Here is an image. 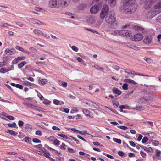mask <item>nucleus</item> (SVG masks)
Wrapping results in <instances>:
<instances>
[{
  "instance_id": "bb28decb",
  "label": "nucleus",
  "mask_w": 161,
  "mask_h": 161,
  "mask_svg": "<svg viewBox=\"0 0 161 161\" xmlns=\"http://www.w3.org/2000/svg\"><path fill=\"white\" fill-rule=\"evenodd\" d=\"M82 111L85 115L88 116L89 117H91V116L89 115L90 112L87 109L84 108L83 109Z\"/></svg>"
},
{
  "instance_id": "6e6552de",
  "label": "nucleus",
  "mask_w": 161,
  "mask_h": 161,
  "mask_svg": "<svg viewBox=\"0 0 161 161\" xmlns=\"http://www.w3.org/2000/svg\"><path fill=\"white\" fill-rule=\"evenodd\" d=\"M29 21L34 24L37 25H46V24L34 18H30Z\"/></svg>"
},
{
  "instance_id": "20e7f679",
  "label": "nucleus",
  "mask_w": 161,
  "mask_h": 161,
  "mask_svg": "<svg viewBox=\"0 0 161 161\" xmlns=\"http://www.w3.org/2000/svg\"><path fill=\"white\" fill-rule=\"evenodd\" d=\"M102 0H97L96 2L98 4L92 6L90 9V12L92 14H96L99 11L100 5Z\"/></svg>"
},
{
  "instance_id": "c756f323",
  "label": "nucleus",
  "mask_w": 161,
  "mask_h": 161,
  "mask_svg": "<svg viewBox=\"0 0 161 161\" xmlns=\"http://www.w3.org/2000/svg\"><path fill=\"white\" fill-rule=\"evenodd\" d=\"M27 63L25 61H23L18 65V67L19 68H21L23 67Z\"/></svg>"
},
{
  "instance_id": "f704fd0d",
  "label": "nucleus",
  "mask_w": 161,
  "mask_h": 161,
  "mask_svg": "<svg viewBox=\"0 0 161 161\" xmlns=\"http://www.w3.org/2000/svg\"><path fill=\"white\" fill-rule=\"evenodd\" d=\"M7 133H8L13 136H16L17 134V133L15 132L10 130H8Z\"/></svg>"
},
{
  "instance_id": "f8f14e48",
  "label": "nucleus",
  "mask_w": 161,
  "mask_h": 161,
  "mask_svg": "<svg viewBox=\"0 0 161 161\" xmlns=\"http://www.w3.org/2000/svg\"><path fill=\"white\" fill-rule=\"evenodd\" d=\"M131 32L130 30H122V36L130 37L131 36Z\"/></svg>"
},
{
  "instance_id": "338daca9",
  "label": "nucleus",
  "mask_w": 161,
  "mask_h": 161,
  "mask_svg": "<svg viewBox=\"0 0 161 161\" xmlns=\"http://www.w3.org/2000/svg\"><path fill=\"white\" fill-rule=\"evenodd\" d=\"M35 134L36 135H39L40 136L42 135V134L41 131L40 130H37L36 131Z\"/></svg>"
},
{
  "instance_id": "f03ea898",
  "label": "nucleus",
  "mask_w": 161,
  "mask_h": 161,
  "mask_svg": "<svg viewBox=\"0 0 161 161\" xmlns=\"http://www.w3.org/2000/svg\"><path fill=\"white\" fill-rule=\"evenodd\" d=\"M70 0H50L48 6L51 8H65L69 4Z\"/></svg>"
},
{
  "instance_id": "2f4dec72",
  "label": "nucleus",
  "mask_w": 161,
  "mask_h": 161,
  "mask_svg": "<svg viewBox=\"0 0 161 161\" xmlns=\"http://www.w3.org/2000/svg\"><path fill=\"white\" fill-rule=\"evenodd\" d=\"M92 67L95 68L96 69L98 70H103L104 69L103 68L100 67L97 65L93 66Z\"/></svg>"
},
{
  "instance_id": "13d9d810",
  "label": "nucleus",
  "mask_w": 161,
  "mask_h": 161,
  "mask_svg": "<svg viewBox=\"0 0 161 161\" xmlns=\"http://www.w3.org/2000/svg\"><path fill=\"white\" fill-rule=\"evenodd\" d=\"M52 129L53 130H55L60 131L61 130V129L59 128L56 126H53Z\"/></svg>"
},
{
  "instance_id": "8fccbe9b",
  "label": "nucleus",
  "mask_w": 161,
  "mask_h": 161,
  "mask_svg": "<svg viewBox=\"0 0 161 161\" xmlns=\"http://www.w3.org/2000/svg\"><path fill=\"white\" fill-rule=\"evenodd\" d=\"M148 139L146 137H144L143 138L142 142V143H145L148 140Z\"/></svg>"
},
{
  "instance_id": "39448f33",
  "label": "nucleus",
  "mask_w": 161,
  "mask_h": 161,
  "mask_svg": "<svg viewBox=\"0 0 161 161\" xmlns=\"http://www.w3.org/2000/svg\"><path fill=\"white\" fill-rule=\"evenodd\" d=\"M159 13L158 10H151L146 14L145 17L148 19H152Z\"/></svg>"
},
{
  "instance_id": "a18cd8bd",
  "label": "nucleus",
  "mask_w": 161,
  "mask_h": 161,
  "mask_svg": "<svg viewBox=\"0 0 161 161\" xmlns=\"http://www.w3.org/2000/svg\"><path fill=\"white\" fill-rule=\"evenodd\" d=\"M143 123L145 124H149V125L151 127L153 126V123L151 121H146L143 122Z\"/></svg>"
},
{
  "instance_id": "69168bd1",
  "label": "nucleus",
  "mask_w": 161,
  "mask_h": 161,
  "mask_svg": "<svg viewBox=\"0 0 161 161\" xmlns=\"http://www.w3.org/2000/svg\"><path fill=\"white\" fill-rule=\"evenodd\" d=\"M140 153L143 158H145L146 156V153L143 151H142L140 152Z\"/></svg>"
},
{
  "instance_id": "09e8293b",
  "label": "nucleus",
  "mask_w": 161,
  "mask_h": 161,
  "mask_svg": "<svg viewBox=\"0 0 161 161\" xmlns=\"http://www.w3.org/2000/svg\"><path fill=\"white\" fill-rule=\"evenodd\" d=\"M19 60L18 58H15L14 60H13L12 62V64H17L19 62Z\"/></svg>"
},
{
  "instance_id": "4468645a",
  "label": "nucleus",
  "mask_w": 161,
  "mask_h": 161,
  "mask_svg": "<svg viewBox=\"0 0 161 161\" xmlns=\"http://www.w3.org/2000/svg\"><path fill=\"white\" fill-rule=\"evenodd\" d=\"M153 0H148L145 3V8L146 9L150 8L153 4Z\"/></svg>"
},
{
  "instance_id": "79ce46f5",
  "label": "nucleus",
  "mask_w": 161,
  "mask_h": 161,
  "mask_svg": "<svg viewBox=\"0 0 161 161\" xmlns=\"http://www.w3.org/2000/svg\"><path fill=\"white\" fill-rule=\"evenodd\" d=\"M113 103L114 106L115 107H117L119 105V102L116 101H113Z\"/></svg>"
},
{
  "instance_id": "9d476101",
  "label": "nucleus",
  "mask_w": 161,
  "mask_h": 161,
  "mask_svg": "<svg viewBox=\"0 0 161 161\" xmlns=\"http://www.w3.org/2000/svg\"><path fill=\"white\" fill-rule=\"evenodd\" d=\"M152 98L151 97H149V98L142 97L140 99L139 101L140 102L146 103H150L152 101Z\"/></svg>"
},
{
  "instance_id": "4be33fe9",
  "label": "nucleus",
  "mask_w": 161,
  "mask_h": 161,
  "mask_svg": "<svg viewBox=\"0 0 161 161\" xmlns=\"http://www.w3.org/2000/svg\"><path fill=\"white\" fill-rule=\"evenodd\" d=\"M109 10V7L108 5L107 4L104 5L102 8V11L107 13Z\"/></svg>"
},
{
  "instance_id": "7ed1b4c3",
  "label": "nucleus",
  "mask_w": 161,
  "mask_h": 161,
  "mask_svg": "<svg viewBox=\"0 0 161 161\" xmlns=\"http://www.w3.org/2000/svg\"><path fill=\"white\" fill-rule=\"evenodd\" d=\"M105 21L113 28H116L117 24L116 22V16L113 10L110 11L105 18Z\"/></svg>"
},
{
  "instance_id": "603ef678",
  "label": "nucleus",
  "mask_w": 161,
  "mask_h": 161,
  "mask_svg": "<svg viewBox=\"0 0 161 161\" xmlns=\"http://www.w3.org/2000/svg\"><path fill=\"white\" fill-rule=\"evenodd\" d=\"M68 150L69 152L72 153H75L76 152V150H74L73 149L71 148H68Z\"/></svg>"
},
{
  "instance_id": "c9c22d12",
  "label": "nucleus",
  "mask_w": 161,
  "mask_h": 161,
  "mask_svg": "<svg viewBox=\"0 0 161 161\" xmlns=\"http://www.w3.org/2000/svg\"><path fill=\"white\" fill-rule=\"evenodd\" d=\"M8 126L9 127H10L16 128L17 127L16 124L14 122H13L12 124L8 123Z\"/></svg>"
},
{
  "instance_id": "412c9836",
  "label": "nucleus",
  "mask_w": 161,
  "mask_h": 161,
  "mask_svg": "<svg viewBox=\"0 0 161 161\" xmlns=\"http://www.w3.org/2000/svg\"><path fill=\"white\" fill-rule=\"evenodd\" d=\"M124 81L125 82L130 83L134 85H136L137 84L133 80L130 79H125L124 80Z\"/></svg>"
},
{
  "instance_id": "774afa93",
  "label": "nucleus",
  "mask_w": 161,
  "mask_h": 161,
  "mask_svg": "<svg viewBox=\"0 0 161 161\" xmlns=\"http://www.w3.org/2000/svg\"><path fill=\"white\" fill-rule=\"evenodd\" d=\"M158 41L161 44V34H159L158 36Z\"/></svg>"
},
{
  "instance_id": "9b49d317",
  "label": "nucleus",
  "mask_w": 161,
  "mask_h": 161,
  "mask_svg": "<svg viewBox=\"0 0 161 161\" xmlns=\"http://www.w3.org/2000/svg\"><path fill=\"white\" fill-rule=\"evenodd\" d=\"M34 33L36 35L40 36H42L44 37H46L47 35L43 33L42 31L38 29H34L33 30Z\"/></svg>"
},
{
  "instance_id": "052dcab7",
  "label": "nucleus",
  "mask_w": 161,
  "mask_h": 161,
  "mask_svg": "<svg viewBox=\"0 0 161 161\" xmlns=\"http://www.w3.org/2000/svg\"><path fill=\"white\" fill-rule=\"evenodd\" d=\"M152 144L155 145V146H157L159 144V142L157 141V140H155L153 141L152 142Z\"/></svg>"
},
{
  "instance_id": "680f3d73",
  "label": "nucleus",
  "mask_w": 161,
  "mask_h": 161,
  "mask_svg": "<svg viewBox=\"0 0 161 161\" xmlns=\"http://www.w3.org/2000/svg\"><path fill=\"white\" fill-rule=\"evenodd\" d=\"M17 58H18L19 61L20 60H24L25 59V58L24 56L18 57H17Z\"/></svg>"
},
{
  "instance_id": "0e129e2a",
  "label": "nucleus",
  "mask_w": 161,
  "mask_h": 161,
  "mask_svg": "<svg viewBox=\"0 0 161 161\" xmlns=\"http://www.w3.org/2000/svg\"><path fill=\"white\" fill-rule=\"evenodd\" d=\"M156 156L157 157H159L160 156V155L161 154V152L160 151H159L158 150H156Z\"/></svg>"
},
{
  "instance_id": "c85d7f7f",
  "label": "nucleus",
  "mask_w": 161,
  "mask_h": 161,
  "mask_svg": "<svg viewBox=\"0 0 161 161\" xmlns=\"http://www.w3.org/2000/svg\"><path fill=\"white\" fill-rule=\"evenodd\" d=\"M107 14V13L101 11L100 15V18L101 19H104L105 17Z\"/></svg>"
},
{
  "instance_id": "c03bdc74",
  "label": "nucleus",
  "mask_w": 161,
  "mask_h": 161,
  "mask_svg": "<svg viewBox=\"0 0 161 161\" xmlns=\"http://www.w3.org/2000/svg\"><path fill=\"white\" fill-rule=\"evenodd\" d=\"M45 151H44V153H45V155L44 156L47 158H50L49 156H50V154L49 152H47V151L45 150Z\"/></svg>"
},
{
  "instance_id": "cd10ccee",
  "label": "nucleus",
  "mask_w": 161,
  "mask_h": 161,
  "mask_svg": "<svg viewBox=\"0 0 161 161\" xmlns=\"http://www.w3.org/2000/svg\"><path fill=\"white\" fill-rule=\"evenodd\" d=\"M65 14L67 15H68L69 16H71L70 17V18L71 19H74L75 17L74 16L76 15V14H75L72 13H70V12H65Z\"/></svg>"
},
{
  "instance_id": "a211bd4d",
  "label": "nucleus",
  "mask_w": 161,
  "mask_h": 161,
  "mask_svg": "<svg viewBox=\"0 0 161 161\" xmlns=\"http://www.w3.org/2000/svg\"><path fill=\"white\" fill-rule=\"evenodd\" d=\"M112 91L114 94H117L119 96L122 93V92L120 90L115 87L113 88Z\"/></svg>"
},
{
  "instance_id": "de8ad7c7",
  "label": "nucleus",
  "mask_w": 161,
  "mask_h": 161,
  "mask_svg": "<svg viewBox=\"0 0 161 161\" xmlns=\"http://www.w3.org/2000/svg\"><path fill=\"white\" fill-rule=\"evenodd\" d=\"M15 48L16 49H17L18 50H19L21 51H22V52L24 51V49L20 46H17L15 47Z\"/></svg>"
},
{
  "instance_id": "3c124183",
  "label": "nucleus",
  "mask_w": 161,
  "mask_h": 161,
  "mask_svg": "<svg viewBox=\"0 0 161 161\" xmlns=\"http://www.w3.org/2000/svg\"><path fill=\"white\" fill-rule=\"evenodd\" d=\"M65 144L64 143H62V144L60 146V147L61 149L65 150L66 149V148L65 147Z\"/></svg>"
},
{
  "instance_id": "4c0bfd02",
  "label": "nucleus",
  "mask_w": 161,
  "mask_h": 161,
  "mask_svg": "<svg viewBox=\"0 0 161 161\" xmlns=\"http://www.w3.org/2000/svg\"><path fill=\"white\" fill-rule=\"evenodd\" d=\"M29 50L31 52L34 53H36L37 51V49L33 47H30Z\"/></svg>"
},
{
  "instance_id": "e433bc0d",
  "label": "nucleus",
  "mask_w": 161,
  "mask_h": 161,
  "mask_svg": "<svg viewBox=\"0 0 161 161\" xmlns=\"http://www.w3.org/2000/svg\"><path fill=\"white\" fill-rule=\"evenodd\" d=\"M60 141L57 139H55L53 141V144L55 145H59Z\"/></svg>"
},
{
  "instance_id": "a878e982",
  "label": "nucleus",
  "mask_w": 161,
  "mask_h": 161,
  "mask_svg": "<svg viewBox=\"0 0 161 161\" xmlns=\"http://www.w3.org/2000/svg\"><path fill=\"white\" fill-rule=\"evenodd\" d=\"M133 109L137 110H143L145 108L144 107L141 106L134 107Z\"/></svg>"
},
{
  "instance_id": "5701e85b",
  "label": "nucleus",
  "mask_w": 161,
  "mask_h": 161,
  "mask_svg": "<svg viewBox=\"0 0 161 161\" xmlns=\"http://www.w3.org/2000/svg\"><path fill=\"white\" fill-rule=\"evenodd\" d=\"M23 140L29 144H31V139L28 137H25Z\"/></svg>"
},
{
  "instance_id": "49530a36",
  "label": "nucleus",
  "mask_w": 161,
  "mask_h": 161,
  "mask_svg": "<svg viewBox=\"0 0 161 161\" xmlns=\"http://www.w3.org/2000/svg\"><path fill=\"white\" fill-rule=\"evenodd\" d=\"M32 141H33V142H34V143H39L41 142V141L40 140H39V139H38L36 138H33L32 139Z\"/></svg>"
},
{
  "instance_id": "ddd939ff",
  "label": "nucleus",
  "mask_w": 161,
  "mask_h": 161,
  "mask_svg": "<svg viewBox=\"0 0 161 161\" xmlns=\"http://www.w3.org/2000/svg\"><path fill=\"white\" fill-rule=\"evenodd\" d=\"M15 52V50L13 48H7L5 52V53L8 55H10L14 54Z\"/></svg>"
},
{
  "instance_id": "37998d69",
  "label": "nucleus",
  "mask_w": 161,
  "mask_h": 161,
  "mask_svg": "<svg viewBox=\"0 0 161 161\" xmlns=\"http://www.w3.org/2000/svg\"><path fill=\"white\" fill-rule=\"evenodd\" d=\"M113 140L119 144H121V140L119 139L114 138Z\"/></svg>"
},
{
  "instance_id": "7c9ffc66",
  "label": "nucleus",
  "mask_w": 161,
  "mask_h": 161,
  "mask_svg": "<svg viewBox=\"0 0 161 161\" xmlns=\"http://www.w3.org/2000/svg\"><path fill=\"white\" fill-rule=\"evenodd\" d=\"M9 70L4 68H2L0 70V73H4L6 72H8Z\"/></svg>"
},
{
  "instance_id": "f3484780",
  "label": "nucleus",
  "mask_w": 161,
  "mask_h": 161,
  "mask_svg": "<svg viewBox=\"0 0 161 161\" xmlns=\"http://www.w3.org/2000/svg\"><path fill=\"white\" fill-rule=\"evenodd\" d=\"M134 28L135 30H137L139 32H144L145 31L144 28L140 27L138 25H135L134 26Z\"/></svg>"
},
{
  "instance_id": "f257e3e1",
  "label": "nucleus",
  "mask_w": 161,
  "mask_h": 161,
  "mask_svg": "<svg viewBox=\"0 0 161 161\" xmlns=\"http://www.w3.org/2000/svg\"><path fill=\"white\" fill-rule=\"evenodd\" d=\"M135 2L136 0H125L120 8V11L122 13L128 14L134 12L137 7Z\"/></svg>"
},
{
  "instance_id": "4d7b16f0",
  "label": "nucleus",
  "mask_w": 161,
  "mask_h": 161,
  "mask_svg": "<svg viewBox=\"0 0 161 161\" xmlns=\"http://www.w3.org/2000/svg\"><path fill=\"white\" fill-rule=\"evenodd\" d=\"M15 23L17 25L20 27H22L23 26V24L21 22H16Z\"/></svg>"
},
{
  "instance_id": "5fc2aeb1",
  "label": "nucleus",
  "mask_w": 161,
  "mask_h": 161,
  "mask_svg": "<svg viewBox=\"0 0 161 161\" xmlns=\"http://www.w3.org/2000/svg\"><path fill=\"white\" fill-rule=\"evenodd\" d=\"M71 48L75 52H77L78 51V48L75 46H73L71 47Z\"/></svg>"
},
{
  "instance_id": "6e6d98bb",
  "label": "nucleus",
  "mask_w": 161,
  "mask_h": 161,
  "mask_svg": "<svg viewBox=\"0 0 161 161\" xmlns=\"http://www.w3.org/2000/svg\"><path fill=\"white\" fill-rule=\"evenodd\" d=\"M59 101L57 99H54L53 100V103L56 105H58L59 104Z\"/></svg>"
},
{
  "instance_id": "1a4fd4ad",
  "label": "nucleus",
  "mask_w": 161,
  "mask_h": 161,
  "mask_svg": "<svg viewBox=\"0 0 161 161\" xmlns=\"http://www.w3.org/2000/svg\"><path fill=\"white\" fill-rule=\"evenodd\" d=\"M90 22L92 24H94V26L96 28H98L102 22L99 21H97L96 23L95 24V20L94 18L92 17H91L90 18Z\"/></svg>"
},
{
  "instance_id": "423d86ee",
  "label": "nucleus",
  "mask_w": 161,
  "mask_h": 161,
  "mask_svg": "<svg viewBox=\"0 0 161 161\" xmlns=\"http://www.w3.org/2000/svg\"><path fill=\"white\" fill-rule=\"evenodd\" d=\"M86 103L90 106V108L92 110H93L95 109H98L100 108L98 105L90 100H86Z\"/></svg>"
},
{
  "instance_id": "2eb2a0df",
  "label": "nucleus",
  "mask_w": 161,
  "mask_h": 161,
  "mask_svg": "<svg viewBox=\"0 0 161 161\" xmlns=\"http://www.w3.org/2000/svg\"><path fill=\"white\" fill-rule=\"evenodd\" d=\"M122 30H116L113 31L111 33V35L115 36H122Z\"/></svg>"
},
{
  "instance_id": "ea45409f",
  "label": "nucleus",
  "mask_w": 161,
  "mask_h": 161,
  "mask_svg": "<svg viewBox=\"0 0 161 161\" xmlns=\"http://www.w3.org/2000/svg\"><path fill=\"white\" fill-rule=\"evenodd\" d=\"M78 111L77 108L76 107L73 108L70 111L71 113H74L75 112H77Z\"/></svg>"
},
{
  "instance_id": "bf43d9fd",
  "label": "nucleus",
  "mask_w": 161,
  "mask_h": 161,
  "mask_svg": "<svg viewBox=\"0 0 161 161\" xmlns=\"http://www.w3.org/2000/svg\"><path fill=\"white\" fill-rule=\"evenodd\" d=\"M18 124L19 126L22 127L23 125L24 122L21 120H19L18 122Z\"/></svg>"
},
{
  "instance_id": "6ab92c4d",
  "label": "nucleus",
  "mask_w": 161,
  "mask_h": 161,
  "mask_svg": "<svg viewBox=\"0 0 161 161\" xmlns=\"http://www.w3.org/2000/svg\"><path fill=\"white\" fill-rule=\"evenodd\" d=\"M25 129L27 132H30L31 131L32 127L30 124H26L25 125Z\"/></svg>"
},
{
  "instance_id": "e2e57ef3",
  "label": "nucleus",
  "mask_w": 161,
  "mask_h": 161,
  "mask_svg": "<svg viewBox=\"0 0 161 161\" xmlns=\"http://www.w3.org/2000/svg\"><path fill=\"white\" fill-rule=\"evenodd\" d=\"M28 107L33 109H36V107L34 105L31 104L30 103H29V104H28Z\"/></svg>"
},
{
  "instance_id": "864d4df0",
  "label": "nucleus",
  "mask_w": 161,
  "mask_h": 161,
  "mask_svg": "<svg viewBox=\"0 0 161 161\" xmlns=\"http://www.w3.org/2000/svg\"><path fill=\"white\" fill-rule=\"evenodd\" d=\"M157 21L161 23V15H159L156 18Z\"/></svg>"
},
{
  "instance_id": "0eeeda50",
  "label": "nucleus",
  "mask_w": 161,
  "mask_h": 161,
  "mask_svg": "<svg viewBox=\"0 0 161 161\" xmlns=\"http://www.w3.org/2000/svg\"><path fill=\"white\" fill-rule=\"evenodd\" d=\"M143 39L142 35L140 33H138L131 36V39L132 40L135 41H139Z\"/></svg>"
},
{
  "instance_id": "dca6fc26",
  "label": "nucleus",
  "mask_w": 161,
  "mask_h": 161,
  "mask_svg": "<svg viewBox=\"0 0 161 161\" xmlns=\"http://www.w3.org/2000/svg\"><path fill=\"white\" fill-rule=\"evenodd\" d=\"M152 41V39L151 36H147L143 40V42L147 44L151 43Z\"/></svg>"
},
{
  "instance_id": "a19ab883",
  "label": "nucleus",
  "mask_w": 161,
  "mask_h": 161,
  "mask_svg": "<svg viewBox=\"0 0 161 161\" xmlns=\"http://www.w3.org/2000/svg\"><path fill=\"white\" fill-rule=\"evenodd\" d=\"M144 60L146 61L147 63H151L152 62V60L150 58L144 57L143 58Z\"/></svg>"
},
{
  "instance_id": "72a5a7b5",
  "label": "nucleus",
  "mask_w": 161,
  "mask_h": 161,
  "mask_svg": "<svg viewBox=\"0 0 161 161\" xmlns=\"http://www.w3.org/2000/svg\"><path fill=\"white\" fill-rule=\"evenodd\" d=\"M58 135L63 138H65L66 139H69V136H67V135L62 134H58Z\"/></svg>"
},
{
  "instance_id": "473e14b6",
  "label": "nucleus",
  "mask_w": 161,
  "mask_h": 161,
  "mask_svg": "<svg viewBox=\"0 0 161 161\" xmlns=\"http://www.w3.org/2000/svg\"><path fill=\"white\" fill-rule=\"evenodd\" d=\"M6 57H4L3 58V60L4 61V60H6ZM7 63H6L4 61H3V62H0V67H1L3 66H4Z\"/></svg>"
},
{
  "instance_id": "aec40b11",
  "label": "nucleus",
  "mask_w": 161,
  "mask_h": 161,
  "mask_svg": "<svg viewBox=\"0 0 161 161\" xmlns=\"http://www.w3.org/2000/svg\"><path fill=\"white\" fill-rule=\"evenodd\" d=\"M23 84L25 85L26 86H34V87H36L37 86V85H36L30 83L27 81H25L23 82Z\"/></svg>"
},
{
  "instance_id": "58836bf2",
  "label": "nucleus",
  "mask_w": 161,
  "mask_h": 161,
  "mask_svg": "<svg viewBox=\"0 0 161 161\" xmlns=\"http://www.w3.org/2000/svg\"><path fill=\"white\" fill-rule=\"evenodd\" d=\"M122 88L123 90H126L128 89V84L127 83H124L122 86Z\"/></svg>"
},
{
  "instance_id": "393cba45",
  "label": "nucleus",
  "mask_w": 161,
  "mask_h": 161,
  "mask_svg": "<svg viewBox=\"0 0 161 161\" xmlns=\"http://www.w3.org/2000/svg\"><path fill=\"white\" fill-rule=\"evenodd\" d=\"M71 130L73 132L76 133H78L81 135H85V133L84 132H81L80 131L78 130L75 128H72L71 129Z\"/></svg>"
},
{
  "instance_id": "b1692460",
  "label": "nucleus",
  "mask_w": 161,
  "mask_h": 161,
  "mask_svg": "<svg viewBox=\"0 0 161 161\" xmlns=\"http://www.w3.org/2000/svg\"><path fill=\"white\" fill-rule=\"evenodd\" d=\"M47 82V80L46 79H42L40 80L39 83L41 85H43Z\"/></svg>"
}]
</instances>
